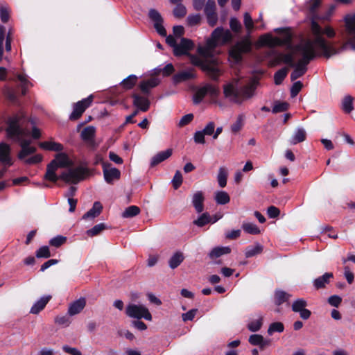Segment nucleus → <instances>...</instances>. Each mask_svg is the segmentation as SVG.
Returning a JSON list of instances; mask_svg holds the SVG:
<instances>
[{
	"instance_id": "obj_43",
	"label": "nucleus",
	"mask_w": 355,
	"mask_h": 355,
	"mask_svg": "<svg viewBox=\"0 0 355 355\" xmlns=\"http://www.w3.org/2000/svg\"><path fill=\"white\" fill-rule=\"evenodd\" d=\"M263 324V318L259 316V318L250 322L248 324V328L250 331L256 332L259 331Z\"/></svg>"
},
{
	"instance_id": "obj_33",
	"label": "nucleus",
	"mask_w": 355,
	"mask_h": 355,
	"mask_svg": "<svg viewBox=\"0 0 355 355\" xmlns=\"http://www.w3.org/2000/svg\"><path fill=\"white\" fill-rule=\"evenodd\" d=\"M228 172L225 167H220L217 175V180L218 185L221 188H224L227 185Z\"/></svg>"
},
{
	"instance_id": "obj_6",
	"label": "nucleus",
	"mask_w": 355,
	"mask_h": 355,
	"mask_svg": "<svg viewBox=\"0 0 355 355\" xmlns=\"http://www.w3.org/2000/svg\"><path fill=\"white\" fill-rule=\"evenodd\" d=\"M275 31L282 33V37H272L269 34L265 35L261 37L262 42L270 48H274L275 46H286L287 49L293 51L292 35L290 31L283 28L276 29Z\"/></svg>"
},
{
	"instance_id": "obj_20",
	"label": "nucleus",
	"mask_w": 355,
	"mask_h": 355,
	"mask_svg": "<svg viewBox=\"0 0 355 355\" xmlns=\"http://www.w3.org/2000/svg\"><path fill=\"white\" fill-rule=\"evenodd\" d=\"M195 77L193 70L188 69L182 71L173 76V81L175 84L192 79Z\"/></svg>"
},
{
	"instance_id": "obj_64",
	"label": "nucleus",
	"mask_w": 355,
	"mask_h": 355,
	"mask_svg": "<svg viewBox=\"0 0 355 355\" xmlns=\"http://www.w3.org/2000/svg\"><path fill=\"white\" fill-rule=\"evenodd\" d=\"M215 129V123L213 121L209 122L207 125L204 128V129L202 130L203 132V134L205 135H214Z\"/></svg>"
},
{
	"instance_id": "obj_29",
	"label": "nucleus",
	"mask_w": 355,
	"mask_h": 355,
	"mask_svg": "<svg viewBox=\"0 0 355 355\" xmlns=\"http://www.w3.org/2000/svg\"><path fill=\"white\" fill-rule=\"evenodd\" d=\"M155 87V78L152 77L151 78L144 80L139 84V89L141 92V94L148 96L150 90Z\"/></svg>"
},
{
	"instance_id": "obj_35",
	"label": "nucleus",
	"mask_w": 355,
	"mask_h": 355,
	"mask_svg": "<svg viewBox=\"0 0 355 355\" xmlns=\"http://www.w3.org/2000/svg\"><path fill=\"white\" fill-rule=\"evenodd\" d=\"M254 22L249 12H245L243 15V24L247 33L250 35L254 28Z\"/></svg>"
},
{
	"instance_id": "obj_42",
	"label": "nucleus",
	"mask_w": 355,
	"mask_h": 355,
	"mask_svg": "<svg viewBox=\"0 0 355 355\" xmlns=\"http://www.w3.org/2000/svg\"><path fill=\"white\" fill-rule=\"evenodd\" d=\"M137 80V77L135 75H130L121 82V85L125 89H130L135 85Z\"/></svg>"
},
{
	"instance_id": "obj_49",
	"label": "nucleus",
	"mask_w": 355,
	"mask_h": 355,
	"mask_svg": "<svg viewBox=\"0 0 355 355\" xmlns=\"http://www.w3.org/2000/svg\"><path fill=\"white\" fill-rule=\"evenodd\" d=\"M284 324L280 322H272L270 324L268 334L272 335L274 332L281 333L284 331Z\"/></svg>"
},
{
	"instance_id": "obj_16",
	"label": "nucleus",
	"mask_w": 355,
	"mask_h": 355,
	"mask_svg": "<svg viewBox=\"0 0 355 355\" xmlns=\"http://www.w3.org/2000/svg\"><path fill=\"white\" fill-rule=\"evenodd\" d=\"M10 154V146L4 142H1L0 144V162L4 165L11 166L12 164Z\"/></svg>"
},
{
	"instance_id": "obj_58",
	"label": "nucleus",
	"mask_w": 355,
	"mask_h": 355,
	"mask_svg": "<svg viewBox=\"0 0 355 355\" xmlns=\"http://www.w3.org/2000/svg\"><path fill=\"white\" fill-rule=\"evenodd\" d=\"M206 96V94L203 89V87L199 88L195 93L193 96V103L194 104H198L200 103L204 97Z\"/></svg>"
},
{
	"instance_id": "obj_56",
	"label": "nucleus",
	"mask_w": 355,
	"mask_h": 355,
	"mask_svg": "<svg viewBox=\"0 0 355 355\" xmlns=\"http://www.w3.org/2000/svg\"><path fill=\"white\" fill-rule=\"evenodd\" d=\"M288 104L286 102H277L272 107V112L273 113H279L287 110Z\"/></svg>"
},
{
	"instance_id": "obj_34",
	"label": "nucleus",
	"mask_w": 355,
	"mask_h": 355,
	"mask_svg": "<svg viewBox=\"0 0 355 355\" xmlns=\"http://www.w3.org/2000/svg\"><path fill=\"white\" fill-rule=\"evenodd\" d=\"M306 132L304 128H299L296 130L294 133L292 139L291 140V143L292 144H297L298 143L302 142L306 139Z\"/></svg>"
},
{
	"instance_id": "obj_1",
	"label": "nucleus",
	"mask_w": 355,
	"mask_h": 355,
	"mask_svg": "<svg viewBox=\"0 0 355 355\" xmlns=\"http://www.w3.org/2000/svg\"><path fill=\"white\" fill-rule=\"evenodd\" d=\"M313 33L315 36V41L310 40H302L298 44L293 46V51L295 56L300 58L295 62L294 58L292 59L293 65H288L294 68L291 74V80L294 81L304 76L308 70V65L310 62L317 56L323 55L327 58L336 55L338 51L321 37L320 31L316 25L313 26Z\"/></svg>"
},
{
	"instance_id": "obj_55",
	"label": "nucleus",
	"mask_w": 355,
	"mask_h": 355,
	"mask_svg": "<svg viewBox=\"0 0 355 355\" xmlns=\"http://www.w3.org/2000/svg\"><path fill=\"white\" fill-rule=\"evenodd\" d=\"M17 79L20 82V87L21 88V94H22V95H25L26 93V89H28V85H30V83L24 76L21 75V74H19L17 76Z\"/></svg>"
},
{
	"instance_id": "obj_32",
	"label": "nucleus",
	"mask_w": 355,
	"mask_h": 355,
	"mask_svg": "<svg viewBox=\"0 0 355 355\" xmlns=\"http://www.w3.org/2000/svg\"><path fill=\"white\" fill-rule=\"evenodd\" d=\"M211 221V216L209 213H202L198 218L193 221V223L199 227H202L205 225L210 223Z\"/></svg>"
},
{
	"instance_id": "obj_26",
	"label": "nucleus",
	"mask_w": 355,
	"mask_h": 355,
	"mask_svg": "<svg viewBox=\"0 0 355 355\" xmlns=\"http://www.w3.org/2000/svg\"><path fill=\"white\" fill-rule=\"evenodd\" d=\"M102 209L103 206L101 202H95L93 205V207L83 215V218H94L101 214Z\"/></svg>"
},
{
	"instance_id": "obj_5",
	"label": "nucleus",
	"mask_w": 355,
	"mask_h": 355,
	"mask_svg": "<svg viewBox=\"0 0 355 355\" xmlns=\"http://www.w3.org/2000/svg\"><path fill=\"white\" fill-rule=\"evenodd\" d=\"M239 80H236L232 83L227 84L224 86L223 93L225 96L230 101L241 104L243 99L251 98L254 92L257 85V81L253 80L250 83L239 87Z\"/></svg>"
},
{
	"instance_id": "obj_30",
	"label": "nucleus",
	"mask_w": 355,
	"mask_h": 355,
	"mask_svg": "<svg viewBox=\"0 0 355 355\" xmlns=\"http://www.w3.org/2000/svg\"><path fill=\"white\" fill-rule=\"evenodd\" d=\"M263 251V246L256 243L253 245L248 246L245 250V256L246 258H250L254 256H256Z\"/></svg>"
},
{
	"instance_id": "obj_61",
	"label": "nucleus",
	"mask_w": 355,
	"mask_h": 355,
	"mask_svg": "<svg viewBox=\"0 0 355 355\" xmlns=\"http://www.w3.org/2000/svg\"><path fill=\"white\" fill-rule=\"evenodd\" d=\"M201 17L199 14L190 15L187 17V23L189 26H193L198 24L200 21Z\"/></svg>"
},
{
	"instance_id": "obj_12",
	"label": "nucleus",
	"mask_w": 355,
	"mask_h": 355,
	"mask_svg": "<svg viewBox=\"0 0 355 355\" xmlns=\"http://www.w3.org/2000/svg\"><path fill=\"white\" fill-rule=\"evenodd\" d=\"M93 97L89 96V97L78 101L73 105V110L72 113L69 116L71 120H77L79 119L85 110L91 105Z\"/></svg>"
},
{
	"instance_id": "obj_3",
	"label": "nucleus",
	"mask_w": 355,
	"mask_h": 355,
	"mask_svg": "<svg viewBox=\"0 0 355 355\" xmlns=\"http://www.w3.org/2000/svg\"><path fill=\"white\" fill-rule=\"evenodd\" d=\"M29 123L26 116L23 112H19L8 119L6 132L9 139L19 143L21 149L18 154V158L24 159L27 164H33L40 162L42 157L37 154L25 159L27 156L36 151V148L31 146V141L26 139L30 135L28 128ZM31 123L33 124V121Z\"/></svg>"
},
{
	"instance_id": "obj_17",
	"label": "nucleus",
	"mask_w": 355,
	"mask_h": 355,
	"mask_svg": "<svg viewBox=\"0 0 355 355\" xmlns=\"http://www.w3.org/2000/svg\"><path fill=\"white\" fill-rule=\"evenodd\" d=\"M103 175L107 183L111 184L114 180L120 178L121 172L116 168L107 167L103 166Z\"/></svg>"
},
{
	"instance_id": "obj_13",
	"label": "nucleus",
	"mask_w": 355,
	"mask_h": 355,
	"mask_svg": "<svg viewBox=\"0 0 355 355\" xmlns=\"http://www.w3.org/2000/svg\"><path fill=\"white\" fill-rule=\"evenodd\" d=\"M205 13L206 15L207 22L211 26L216 24L218 17L216 12V3L214 0H208L205 7Z\"/></svg>"
},
{
	"instance_id": "obj_21",
	"label": "nucleus",
	"mask_w": 355,
	"mask_h": 355,
	"mask_svg": "<svg viewBox=\"0 0 355 355\" xmlns=\"http://www.w3.org/2000/svg\"><path fill=\"white\" fill-rule=\"evenodd\" d=\"M51 162H54V165L58 168H66L71 165V162L65 153H58L54 159Z\"/></svg>"
},
{
	"instance_id": "obj_24",
	"label": "nucleus",
	"mask_w": 355,
	"mask_h": 355,
	"mask_svg": "<svg viewBox=\"0 0 355 355\" xmlns=\"http://www.w3.org/2000/svg\"><path fill=\"white\" fill-rule=\"evenodd\" d=\"M51 295L43 296L37 300L31 307L30 313L33 314H37L44 309L46 304L51 300Z\"/></svg>"
},
{
	"instance_id": "obj_31",
	"label": "nucleus",
	"mask_w": 355,
	"mask_h": 355,
	"mask_svg": "<svg viewBox=\"0 0 355 355\" xmlns=\"http://www.w3.org/2000/svg\"><path fill=\"white\" fill-rule=\"evenodd\" d=\"M230 252L231 249L229 247H216L212 249L209 256L210 259H214L223 254H229Z\"/></svg>"
},
{
	"instance_id": "obj_7",
	"label": "nucleus",
	"mask_w": 355,
	"mask_h": 355,
	"mask_svg": "<svg viewBox=\"0 0 355 355\" xmlns=\"http://www.w3.org/2000/svg\"><path fill=\"white\" fill-rule=\"evenodd\" d=\"M252 43L249 38H245L235 44L229 51V59L234 64L240 62L243 53L250 52Z\"/></svg>"
},
{
	"instance_id": "obj_10",
	"label": "nucleus",
	"mask_w": 355,
	"mask_h": 355,
	"mask_svg": "<svg viewBox=\"0 0 355 355\" xmlns=\"http://www.w3.org/2000/svg\"><path fill=\"white\" fill-rule=\"evenodd\" d=\"M295 55L292 51V53H284L275 50H272L270 53V58L269 64L270 67H275L281 63H285L288 65H293L292 59Z\"/></svg>"
},
{
	"instance_id": "obj_48",
	"label": "nucleus",
	"mask_w": 355,
	"mask_h": 355,
	"mask_svg": "<svg viewBox=\"0 0 355 355\" xmlns=\"http://www.w3.org/2000/svg\"><path fill=\"white\" fill-rule=\"evenodd\" d=\"M163 19L162 16L157 12V33L159 34L163 37H168L166 31L162 25Z\"/></svg>"
},
{
	"instance_id": "obj_25",
	"label": "nucleus",
	"mask_w": 355,
	"mask_h": 355,
	"mask_svg": "<svg viewBox=\"0 0 355 355\" xmlns=\"http://www.w3.org/2000/svg\"><path fill=\"white\" fill-rule=\"evenodd\" d=\"M331 278H333V274L331 272H326L313 281V286L316 289L324 288Z\"/></svg>"
},
{
	"instance_id": "obj_47",
	"label": "nucleus",
	"mask_w": 355,
	"mask_h": 355,
	"mask_svg": "<svg viewBox=\"0 0 355 355\" xmlns=\"http://www.w3.org/2000/svg\"><path fill=\"white\" fill-rule=\"evenodd\" d=\"M307 306V302L302 298H299L293 302L292 304V311L299 313Z\"/></svg>"
},
{
	"instance_id": "obj_51",
	"label": "nucleus",
	"mask_w": 355,
	"mask_h": 355,
	"mask_svg": "<svg viewBox=\"0 0 355 355\" xmlns=\"http://www.w3.org/2000/svg\"><path fill=\"white\" fill-rule=\"evenodd\" d=\"M230 26L235 33H240L242 30L241 22L236 17H232L230 20Z\"/></svg>"
},
{
	"instance_id": "obj_15",
	"label": "nucleus",
	"mask_w": 355,
	"mask_h": 355,
	"mask_svg": "<svg viewBox=\"0 0 355 355\" xmlns=\"http://www.w3.org/2000/svg\"><path fill=\"white\" fill-rule=\"evenodd\" d=\"M86 306V300L85 297H80L71 302L68 309L67 313L70 316H73L80 313Z\"/></svg>"
},
{
	"instance_id": "obj_50",
	"label": "nucleus",
	"mask_w": 355,
	"mask_h": 355,
	"mask_svg": "<svg viewBox=\"0 0 355 355\" xmlns=\"http://www.w3.org/2000/svg\"><path fill=\"white\" fill-rule=\"evenodd\" d=\"M174 71V67L172 64H167L162 68L157 67V76L162 73L164 76H168Z\"/></svg>"
},
{
	"instance_id": "obj_23",
	"label": "nucleus",
	"mask_w": 355,
	"mask_h": 355,
	"mask_svg": "<svg viewBox=\"0 0 355 355\" xmlns=\"http://www.w3.org/2000/svg\"><path fill=\"white\" fill-rule=\"evenodd\" d=\"M345 27L351 42H355V16H348L345 18Z\"/></svg>"
},
{
	"instance_id": "obj_60",
	"label": "nucleus",
	"mask_w": 355,
	"mask_h": 355,
	"mask_svg": "<svg viewBox=\"0 0 355 355\" xmlns=\"http://www.w3.org/2000/svg\"><path fill=\"white\" fill-rule=\"evenodd\" d=\"M173 185L175 189H178L182 183V176L179 171H177L173 176Z\"/></svg>"
},
{
	"instance_id": "obj_27",
	"label": "nucleus",
	"mask_w": 355,
	"mask_h": 355,
	"mask_svg": "<svg viewBox=\"0 0 355 355\" xmlns=\"http://www.w3.org/2000/svg\"><path fill=\"white\" fill-rule=\"evenodd\" d=\"M39 146L42 149L46 150L60 152L63 150V146L61 144L52 141L41 142Z\"/></svg>"
},
{
	"instance_id": "obj_41",
	"label": "nucleus",
	"mask_w": 355,
	"mask_h": 355,
	"mask_svg": "<svg viewBox=\"0 0 355 355\" xmlns=\"http://www.w3.org/2000/svg\"><path fill=\"white\" fill-rule=\"evenodd\" d=\"M342 108L346 113H349L353 110V98L351 96H347L343 98Z\"/></svg>"
},
{
	"instance_id": "obj_14",
	"label": "nucleus",
	"mask_w": 355,
	"mask_h": 355,
	"mask_svg": "<svg viewBox=\"0 0 355 355\" xmlns=\"http://www.w3.org/2000/svg\"><path fill=\"white\" fill-rule=\"evenodd\" d=\"M133 105L140 110L146 112L149 107V100L148 96L134 93L132 94Z\"/></svg>"
},
{
	"instance_id": "obj_40",
	"label": "nucleus",
	"mask_w": 355,
	"mask_h": 355,
	"mask_svg": "<svg viewBox=\"0 0 355 355\" xmlns=\"http://www.w3.org/2000/svg\"><path fill=\"white\" fill-rule=\"evenodd\" d=\"M140 212V209L135 205L127 207L122 214L123 218H132L138 215Z\"/></svg>"
},
{
	"instance_id": "obj_22",
	"label": "nucleus",
	"mask_w": 355,
	"mask_h": 355,
	"mask_svg": "<svg viewBox=\"0 0 355 355\" xmlns=\"http://www.w3.org/2000/svg\"><path fill=\"white\" fill-rule=\"evenodd\" d=\"M205 198L202 191L196 192L192 197V205L197 213H202L204 210Z\"/></svg>"
},
{
	"instance_id": "obj_63",
	"label": "nucleus",
	"mask_w": 355,
	"mask_h": 355,
	"mask_svg": "<svg viewBox=\"0 0 355 355\" xmlns=\"http://www.w3.org/2000/svg\"><path fill=\"white\" fill-rule=\"evenodd\" d=\"M0 17L3 23H6L10 17V12L8 8L1 6L0 7Z\"/></svg>"
},
{
	"instance_id": "obj_59",
	"label": "nucleus",
	"mask_w": 355,
	"mask_h": 355,
	"mask_svg": "<svg viewBox=\"0 0 355 355\" xmlns=\"http://www.w3.org/2000/svg\"><path fill=\"white\" fill-rule=\"evenodd\" d=\"M303 87V84L301 81H296L293 83L291 88V97H295L300 92Z\"/></svg>"
},
{
	"instance_id": "obj_39",
	"label": "nucleus",
	"mask_w": 355,
	"mask_h": 355,
	"mask_svg": "<svg viewBox=\"0 0 355 355\" xmlns=\"http://www.w3.org/2000/svg\"><path fill=\"white\" fill-rule=\"evenodd\" d=\"M242 229L248 234H259L260 233L259 228L254 223H243L242 225Z\"/></svg>"
},
{
	"instance_id": "obj_8",
	"label": "nucleus",
	"mask_w": 355,
	"mask_h": 355,
	"mask_svg": "<svg viewBox=\"0 0 355 355\" xmlns=\"http://www.w3.org/2000/svg\"><path fill=\"white\" fill-rule=\"evenodd\" d=\"M166 43L173 48V53L176 56L187 55L188 51L193 46L191 40L187 38H182L178 43L173 35H169L166 39Z\"/></svg>"
},
{
	"instance_id": "obj_45",
	"label": "nucleus",
	"mask_w": 355,
	"mask_h": 355,
	"mask_svg": "<svg viewBox=\"0 0 355 355\" xmlns=\"http://www.w3.org/2000/svg\"><path fill=\"white\" fill-rule=\"evenodd\" d=\"M288 73V69L286 68H282L278 70L274 75V80L276 85H280L284 78L286 77Z\"/></svg>"
},
{
	"instance_id": "obj_4",
	"label": "nucleus",
	"mask_w": 355,
	"mask_h": 355,
	"mask_svg": "<svg viewBox=\"0 0 355 355\" xmlns=\"http://www.w3.org/2000/svg\"><path fill=\"white\" fill-rule=\"evenodd\" d=\"M58 168L54 165V162H50L46 167V172L44 175V179L53 182L62 180L67 183L76 184L84 178L86 171L84 168L78 166L73 168H69L62 172L60 175L56 174Z\"/></svg>"
},
{
	"instance_id": "obj_38",
	"label": "nucleus",
	"mask_w": 355,
	"mask_h": 355,
	"mask_svg": "<svg viewBox=\"0 0 355 355\" xmlns=\"http://www.w3.org/2000/svg\"><path fill=\"white\" fill-rule=\"evenodd\" d=\"M106 229L105 223H101L94 225L92 228L88 230L86 233L89 236H95L101 234L103 230Z\"/></svg>"
},
{
	"instance_id": "obj_18",
	"label": "nucleus",
	"mask_w": 355,
	"mask_h": 355,
	"mask_svg": "<svg viewBox=\"0 0 355 355\" xmlns=\"http://www.w3.org/2000/svg\"><path fill=\"white\" fill-rule=\"evenodd\" d=\"M249 343L255 346H259L261 349H263L270 345V340L264 339L261 335L252 334L249 337Z\"/></svg>"
},
{
	"instance_id": "obj_11",
	"label": "nucleus",
	"mask_w": 355,
	"mask_h": 355,
	"mask_svg": "<svg viewBox=\"0 0 355 355\" xmlns=\"http://www.w3.org/2000/svg\"><path fill=\"white\" fill-rule=\"evenodd\" d=\"M95 136L96 128L92 125L83 128L80 133L81 139L92 149L96 148L98 145L95 141Z\"/></svg>"
},
{
	"instance_id": "obj_57",
	"label": "nucleus",
	"mask_w": 355,
	"mask_h": 355,
	"mask_svg": "<svg viewBox=\"0 0 355 355\" xmlns=\"http://www.w3.org/2000/svg\"><path fill=\"white\" fill-rule=\"evenodd\" d=\"M187 13L186 7L182 3H178L173 10V14L176 17H182Z\"/></svg>"
},
{
	"instance_id": "obj_36",
	"label": "nucleus",
	"mask_w": 355,
	"mask_h": 355,
	"mask_svg": "<svg viewBox=\"0 0 355 355\" xmlns=\"http://www.w3.org/2000/svg\"><path fill=\"white\" fill-rule=\"evenodd\" d=\"M214 199L218 205L227 204L230 200L228 193L223 191H216L215 193Z\"/></svg>"
},
{
	"instance_id": "obj_54",
	"label": "nucleus",
	"mask_w": 355,
	"mask_h": 355,
	"mask_svg": "<svg viewBox=\"0 0 355 355\" xmlns=\"http://www.w3.org/2000/svg\"><path fill=\"white\" fill-rule=\"evenodd\" d=\"M202 87L206 95L209 94L211 96L214 97L218 94V89L213 85L207 84Z\"/></svg>"
},
{
	"instance_id": "obj_2",
	"label": "nucleus",
	"mask_w": 355,
	"mask_h": 355,
	"mask_svg": "<svg viewBox=\"0 0 355 355\" xmlns=\"http://www.w3.org/2000/svg\"><path fill=\"white\" fill-rule=\"evenodd\" d=\"M232 39V35L229 30L222 27L216 28L211 33V37L207 40L206 45L199 46V55H190L189 60L193 65L200 67L212 79L217 80L220 75L218 60L214 54V50L218 44H225Z\"/></svg>"
},
{
	"instance_id": "obj_37",
	"label": "nucleus",
	"mask_w": 355,
	"mask_h": 355,
	"mask_svg": "<svg viewBox=\"0 0 355 355\" xmlns=\"http://www.w3.org/2000/svg\"><path fill=\"white\" fill-rule=\"evenodd\" d=\"M275 304L280 305L284 302L288 301L291 295L281 290H277L275 293Z\"/></svg>"
},
{
	"instance_id": "obj_46",
	"label": "nucleus",
	"mask_w": 355,
	"mask_h": 355,
	"mask_svg": "<svg viewBox=\"0 0 355 355\" xmlns=\"http://www.w3.org/2000/svg\"><path fill=\"white\" fill-rule=\"evenodd\" d=\"M244 115L238 116L236 121L231 125V131L236 134L239 132L243 126Z\"/></svg>"
},
{
	"instance_id": "obj_44",
	"label": "nucleus",
	"mask_w": 355,
	"mask_h": 355,
	"mask_svg": "<svg viewBox=\"0 0 355 355\" xmlns=\"http://www.w3.org/2000/svg\"><path fill=\"white\" fill-rule=\"evenodd\" d=\"M173 154L172 148H167L165 150L157 153V164L166 160Z\"/></svg>"
},
{
	"instance_id": "obj_53",
	"label": "nucleus",
	"mask_w": 355,
	"mask_h": 355,
	"mask_svg": "<svg viewBox=\"0 0 355 355\" xmlns=\"http://www.w3.org/2000/svg\"><path fill=\"white\" fill-rule=\"evenodd\" d=\"M36 257L37 258H49L51 257V252L49 250V248L46 245L40 247L35 252Z\"/></svg>"
},
{
	"instance_id": "obj_19",
	"label": "nucleus",
	"mask_w": 355,
	"mask_h": 355,
	"mask_svg": "<svg viewBox=\"0 0 355 355\" xmlns=\"http://www.w3.org/2000/svg\"><path fill=\"white\" fill-rule=\"evenodd\" d=\"M315 25H316V26H318L319 27V29H320V32L321 37H322V38H323V39L327 42V43L329 45H330V46H331L332 47H334V46H332L331 44H329V42H327V40L323 37V35H324V34H325V35H326L328 37H329V38H332V37H334L335 36L336 33H335L334 30L331 27H330V26H327V27H325V28L323 30V29L320 27V26L318 24H317V23H316V22H315V21H313V22H312V24H311V32H312V35H313V39H309V40H310L311 41H312V42H314V41H315V35H314L313 29V26H315Z\"/></svg>"
},
{
	"instance_id": "obj_28",
	"label": "nucleus",
	"mask_w": 355,
	"mask_h": 355,
	"mask_svg": "<svg viewBox=\"0 0 355 355\" xmlns=\"http://www.w3.org/2000/svg\"><path fill=\"white\" fill-rule=\"evenodd\" d=\"M184 256L182 252H176L168 260V266L171 269L178 268L184 261Z\"/></svg>"
},
{
	"instance_id": "obj_52",
	"label": "nucleus",
	"mask_w": 355,
	"mask_h": 355,
	"mask_svg": "<svg viewBox=\"0 0 355 355\" xmlns=\"http://www.w3.org/2000/svg\"><path fill=\"white\" fill-rule=\"evenodd\" d=\"M66 241H67V238L65 236L58 235V236H56L52 238L49 241V244L51 246H53L55 248H59L60 246L63 245L66 242Z\"/></svg>"
},
{
	"instance_id": "obj_9",
	"label": "nucleus",
	"mask_w": 355,
	"mask_h": 355,
	"mask_svg": "<svg viewBox=\"0 0 355 355\" xmlns=\"http://www.w3.org/2000/svg\"><path fill=\"white\" fill-rule=\"evenodd\" d=\"M126 315L132 318H144L146 320H151L152 315L147 307L142 304H130L125 309Z\"/></svg>"
},
{
	"instance_id": "obj_62",
	"label": "nucleus",
	"mask_w": 355,
	"mask_h": 355,
	"mask_svg": "<svg viewBox=\"0 0 355 355\" xmlns=\"http://www.w3.org/2000/svg\"><path fill=\"white\" fill-rule=\"evenodd\" d=\"M55 322L60 325L69 326L71 323V320L67 315H58L55 318Z\"/></svg>"
}]
</instances>
